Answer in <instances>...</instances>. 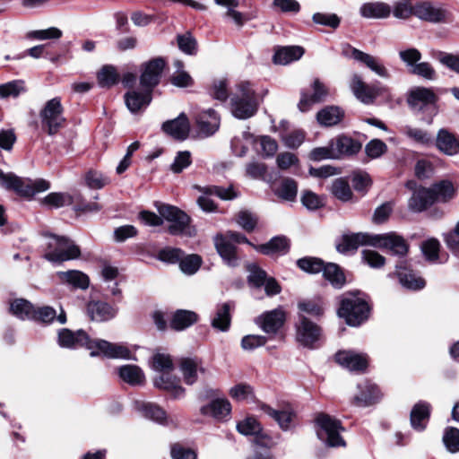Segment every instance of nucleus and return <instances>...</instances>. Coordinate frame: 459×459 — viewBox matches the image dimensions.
<instances>
[{"mask_svg":"<svg viewBox=\"0 0 459 459\" xmlns=\"http://www.w3.org/2000/svg\"><path fill=\"white\" fill-rule=\"evenodd\" d=\"M332 194L342 202L350 201L352 198V191L349 183L344 178L335 179L331 186Z\"/></svg>","mask_w":459,"mask_h":459,"instance_id":"nucleus-52","label":"nucleus"},{"mask_svg":"<svg viewBox=\"0 0 459 459\" xmlns=\"http://www.w3.org/2000/svg\"><path fill=\"white\" fill-rule=\"evenodd\" d=\"M202 263V257L196 254L183 255L179 260V268L185 274L193 275L199 270Z\"/></svg>","mask_w":459,"mask_h":459,"instance_id":"nucleus-51","label":"nucleus"},{"mask_svg":"<svg viewBox=\"0 0 459 459\" xmlns=\"http://www.w3.org/2000/svg\"><path fill=\"white\" fill-rule=\"evenodd\" d=\"M165 65V60L162 57H157L143 64L140 77L142 87L152 91L160 82Z\"/></svg>","mask_w":459,"mask_h":459,"instance_id":"nucleus-12","label":"nucleus"},{"mask_svg":"<svg viewBox=\"0 0 459 459\" xmlns=\"http://www.w3.org/2000/svg\"><path fill=\"white\" fill-rule=\"evenodd\" d=\"M391 9L385 3H367L360 7V14L365 18L382 19L390 15Z\"/></svg>","mask_w":459,"mask_h":459,"instance_id":"nucleus-43","label":"nucleus"},{"mask_svg":"<svg viewBox=\"0 0 459 459\" xmlns=\"http://www.w3.org/2000/svg\"><path fill=\"white\" fill-rule=\"evenodd\" d=\"M414 16L421 21L432 23H448L453 22V15L446 9L435 6L429 2H421L414 5Z\"/></svg>","mask_w":459,"mask_h":459,"instance_id":"nucleus-10","label":"nucleus"},{"mask_svg":"<svg viewBox=\"0 0 459 459\" xmlns=\"http://www.w3.org/2000/svg\"><path fill=\"white\" fill-rule=\"evenodd\" d=\"M160 215L154 212L143 211L140 213V218L144 224L149 226H160L163 223V220L169 223L168 231L171 235H186L194 236L195 230L190 226V217L179 208L160 204L157 206Z\"/></svg>","mask_w":459,"mask_h":459,"instance_id":"nucleus-2","label":"nucleus"},{"mask_svg":"<svg viewBox=\"0 0 459 459\" xmlns=\"http://www.w3.org/2000/svg\"><path fill=\"white\" fill-rule=\"evenodd\" d=\"M230 411L231 405L227 399H215L200 409L203 415L212 416L218 420L228 416Z\"/></svg>","mask_w":459,"mask_h":459,"instance_id":"nucleus-30","label":"nucleus"},{"mask_svg":"<svg viewBox=\"0 0 459 459\" xmlns=\"http://www.w3.org/2000/svg\"><path fill=\"white\" fill-rule=\"evenodd\" d=\"M197 319L198 316L194 311L178 309L173 315L170 326L174 330L182 331L194 325Z\"/></svg>","mask_w":459,"mask_h":459,"instance_id":"nucleus-40","label":"nucleus"},{"mask_svg":"<svg viewBox=\"0 0 459 459\" xmlns=\"http://www.w3.org/2000/svg\"><path fill=\"white\" fill-rule=\"evenodd\" d=\"M0 185L7 190H13L23 197H32L36 194L50 188V183L45 179L39 178L33 181L30 178H19L13 173L5 174L1 169Z\"/></svg>","mask_w":459,"mask_h":459,"instance_id":"nucleus-4","label":"nucleus"},{"mask_svg":"<svg viewBox=\"0 0 459 459\" xmlns=\"http://www.w3.org/2000/svg\"><path fill=\"white\" fill-rule=\"evenodd\" d=\"M247 271L248 272V283L255 288L263 287L264 281H266L268 277L265 271L260 268L256 264H248L247 265Z\"/></svg>","mask_w":459,"mask_h":459,"instance_id":"nucleus-54","label":"nucleus"},{"mask_svg":"<svg viewBox=\"0 0 459 459\" xmlns=\"http://www.w3.org/2000/svg\"><path fill=\"white\" fill-rule=\"evenodd\" d=\"M289 241L285 237L273 238L269 242L255 246V248L264 255L285 254L289 249Z\"/></svg>","mask_w":459,"mask_h":459,"instance_id":"nucleus-41","label":"nucleus"},{"mask_svg":"<svg viewBox=\"0 0 459 459\" xmlns=\"http://www.w3.org/2000/svg\"><path fill=\"white\" fill-rule=\"evenodd\" d=\"M358 387L360 390V393L355 395L354 401L359 406L370 405L377 402L380 397L378 388L373 384L366 382L359 385Z\"/></svg>","mask_w":459,"mask_h":459,"instance_id":"nucleus-33","label":"nucleus"},{"mask_svg":"<svg viewBox=\"0 0 459 459\" xmlns=\"http://www.w3.org/2000/svg\"><path fill=\"white\" fill-rule=\"evenodd\" d=\"M24 91V82L21 80L0 84V97L3 99L9 97L17 98Z\"/></svg>","mask_w":459,"mask_h":459,"instance_id":"nucleus-56","label":"nucleus"},{"mask_svg":"<svg viewBox=\"0 0 459 459\" xmlns=\"http://www.w3.org/2000/svg\"><path fill=\"white\" fill-rule=\"evenodd\" d=\"M304 54V49L299 46L282 47L277 49L273 55V63L286 65L299 60Z\"/></svg>","mask_w":459,"mask_h":459,"instance_id":"nucleus-31","label":"nucleus"},{"mask_svg":"<svg viewBox=\"0 0 459 459\" xmlns=\"http://www.w3.org/2000/svg\"><path fill=\"white\" fill-rule=\"evenodd\" d=\"M311 90L312 93L307 91L301 93L299 108L302 112L308 110L314 104L325 101L328 95V90L318 79L313 82Z\"/></svg>","mask_w":459,"mask_h":459,"instance_id":"nucleus-15","label":"nucleus"},{"mask_svg":"<svg viewBox=\"0 0 459 459\" xmlns=\"http://www.w3.org/2000/svg\"><path fill=\"white\" fill-rule=\"evenodd\" d=\"M433 195L429 188H421L415 191L409 200V208L412 212H422L434 204Z\"/></svg>","mask_w":459,"mask_h":459,"instance_id":"nucleus-32","label":"nucleus"},{"mask_svg":"<svg viewBox=\"0 0 459 459\" xmlns=\"http://www.w3.org/2000/svg\"><path fill=\"white\" fill-rule=\"evenodd\" d=\"M440 243L437 238H429L421 244V251L429 262H435L438 259Z\"/></svg>","mask_w":459,"mask_h":459,"instance_id":"nucleus-60","label":"nucleus"},{"mask_svg":"<svg viewBox=\"0 0 459 459\" xmlns=\"http://www.w3.org/2000/svg\"><path fill=\"white\" fill-rule=\"evenodd\" d=\"M204 371L200 367L199 360L195 358H183L180 360V371L183 375L184 381L187 385H193L197 380V370Z\"/></svg>","mask_w":459,"mask_h":459,"instance_id":"nucleus-37","label":"nucleus"},{"mask_svg":"<svg viewBox=\"0 0 459 459\" xmlns=\"http://www.w3.org/2000/svg\"><path fill=\"white\" fill-rule=\"evenodd\" d=\"M198 191L204 195H214L224 201L233 200L238 197V193L235 191L232 186L228 187H222L218 186H195Z\"/></svg>","mask_w":459,"mask_h":459,"instance_id":"nucleus-45","label":"nucleus"},{"mask_svg":"<svg viewBox=\"0 0 459 459\" xmlns=\"http://www.w3.org/2000/svg\"><path fill=\"white\" fill-rule=\"evenodd\" d=\"M12 313L21 319H32L37 316V310L33 305L26 299H19L11 303Z\"/></svg>","mask_w":459,"mask_h":459,"instance_id":"nucleus-44","label":"nucleus"},{"mask_svg":"<svg viewBox=\"0 0 459 459\" xmlns=\"http://www.w3.org/2000/svg\"><path fill=\"white\" fill-rule=\"evenodd\" d=\"M137 411L146 419L163 423L166 420L165 411L157 404L149 402H137Z\"/></svg>","mask_w":459,"mask_h":459,"instance_id":"nucleus-42","label":"nucleus"},{"mask_svg":"<svg viewBox=\"0 0 459 459\" xmlns=\"http://www.w3.org/2000/svg\"><path fill=\"white\" fill-rule=\"evenodd\" d=\"M87 313L92 321L104 322L116 316V310L108 303L91 301L87 305Z\"/></svg>","mask_w":459,"mask_h":459,"instance_id":"nucleus-27","label":"nucleus"},{"mask_svg":"<svg viewBox=\"0 0 459 459\" xmlns=\"http://www.w3.org/2000/svg\"><path fill=\"white\" fill-rule=\"evenodd\" d=\"M286 315L281 307L264 312L255 320L263 332L269 335H275L283 326Z\"/></svg>","mask_w":459,"mask_h":459,"instance_id":"nucleus-11","label":"nucleus"},{"mask_svg":"<svg viewBox=\"0 0 459 459\" xmlns=\"http://www.w3.org/2000/svg\"><path fill=\"white\" fill-rule=\"evenodd\" d=\"M162 129L175 139L185 140L188 136L190 125L186 116L181 113L177 118L163 123Z\"/></svg>","mask_w":459,"mask_h":459,"instance_id":"nucleus-21","label":"nucleus"},{"mask_svg":"<svg viewBox=\"0 0 459 459\" xmlns=\"http://www.w3.org/2000/svg\"><path fill=\"white\" fill-rule=\"evenodd\" d=\"M81 256L80 247L70 238L49 235L48 248L44 257L52 263L74 260Z\"/></svg>","mask_w":459,"mask_h":459,"instance_id":"nucleus-5","label":"nucleus"},{"mask_svg":"<svg viewBox=\"0 0 459 459\" xmlns=\"http://www.w3.org/2000/svg\"><path fill=\"white\" fill-rule=\"evenodd\" d=\"M372 247H384L391 250L393 254L403 256L407 254L409 247L403 237L395 233L373 235Z\"/></svg>","mask_w":459,"mask_h":459,"instance_id":"nucleus-14","label":"nucleus"},{"mask_svg":"<svg viewBox=\"0 0 459 459\" xmlns=\"http://www.w3.org/2000/svg\"><path fill=\"white\" fill-rule=\"evenodd\" d=\"M298 266L308 273H317L323 271L324 262L316 257H303L297 261Z\"/></svg>","mask_w":459,"mask_h":459,"instance_id":"nucleus-59","label":"nucleus"},{"mask_svg":"<svg viewBox=\"0 0 459 459\" xmlns=\"http://www.w3.org/2000/svg\"><path fill=\"white\" fill-rule=\"evenodd\" d=\"M335 359L338 364L350 370H362L367 367L365 356L350 351L337 352Z\"/></svg>","mask_w":459,"mask_h":459,"instance_id":"nucleus-26","label":"nucleus"},{"mask_svg":"<svg viewBox=\"0 0 459 459\" xmlns=\"http://www.w3.org/2000/svg\"><path fill=\"white\" fill-rule=\"evenodd\" d=\"M152 368L160 373L172 371L174 369V364L171 357L165 353H156L152 357Z\"/></svg>","mask_w":459,"mask_h":459,"instance_id":"nucleus-58","label":"nucleus"},{"mask_svg":"<svg viewBox=\"0 0 459 459\" xmlns=\"http://www.w3.org/2000/svg\"><path fill=\"white\" fill-rule=\"evenodd\" d=\"M437 99L431 89L416 87L410 91L408 103L412 108L422 110L426 106L436 105Z\"/></svg>","mask_w":459,"mask_h":459,"instance_id":"nucleus-17","label":"nucleus"},{"mask_svg":"<svg viewBox=\"0 0 459 459\" xmlns=\"http://www.w3.org/2000/svg\"><path fill=\"white\" fill-rule=\"evenodd\" d=\"M315 23L326 26L332 29L339 27L341 19L335 13H316L312 16Z\"/></svg>","mask_w":459,"mask_h":459,"instance_id":"nucleus-61","label":"nucleus"},{"mask_svg":"<svg viewBox=\"0 0 459 459\" xmlns=\"http://www.w3.org/2000/svg\"><path fill=\"white\" fill-rule=\"evenodd\" d=\"M349 87L354 96L364 104H371L377 97L387 92L386 87L380 83L369 85L366 83L358 74L351 75Z\"/></svg>","mask_w":459,"mask_h":459,"instance_id":"nucleus-9","label":"nucleus"},{"mask_svg":"<svg viewBox=\"0 0 459 459\" xmlns=\"http://www.w3.org/2000/svg\"><path fill=\"white\" fill-rule=\"evenodd\" d=\"M261 425L253 417H247L237 424V430L245 436H254L260 431Z\"/></svg>","mask_w":459,"mask_h":459,"instance_id":"nucleus-62","label":"nucleus"},{"mask_svg":"<svg viewBox=\"0 0 459 459\" xmlns=\"http://www.w3.org/2000/svg\"><path fill=\"white\" fill-rule=\"evenodd\" d=\"M398 56L400 60L409 68L410 72L416 66L421 59V53L416 48H407L399 50Z\"/></svg>","mask_w":459,"mask_h":459,"instance_id":"nucleus-53","label":"nucleus"},{"mask_svg":"<svg viewBox=\"0 0 459 459\" xmlns=\"http://www.w3.org/2000/svg\"><path fill=\"white\" fill-rule=\"evenodd\" d=\"M298 194V184L297 182L290 178H283L279 186L275 190V195L284 200L292 202L296 199Z\"/></svg>","mask_w":459,"mask_h":459,"instance_id":"nucleus-46","label":"nucleus"},{"mask_svg":"<svg viewBox=\"0 0 459 459\" xmlns=\"http://www.w3.org/2000/svg\"><path fill=\"white\" fill-rule=\"evenodd\" d=\"M199 134L207 137L213 134L220 126V118L213 109L202 111L196 117Z\"/></svg>","mask_w":459,"mask_h":459,"instance_id":"nucleus-20","label":"nucleus"},{"mask_svg":"<svg viewBox=\"0 0 459 459\" xmlns=\"http://www.w3.org/2000/svg\"><path fill=\"white\" fill-rule=\"evenodd\" d=\"M369 314L368 303L354 293H346L341 301L338 315L343 317L346 323L351 326L359 325Z\"/></svg>","mask_w":459,"mask_h":459,"instance_id":"nucleus-6","label":"nucleus"},{"mask_svg":"<svg viewBox=\"0 0 459 459\" xmlns=\"http://www.w3.org/2000/svg\"><path fill=\"white\" fill-rule=\"evenodd\" d=\"M324 277L331 282L335 288H341L345 282V276L341 268L333 263H329L324 265L323 268Z\"/></svg>","mask_w":459,"mask_h":459,"instance_id":"nucleus-48","label":"nucleus"},{"mask_svg":"<svg viewBox=\"0 0 459 459\" xmlns=\"http://www.w3.org/2000/svg\"><path fill=\"white\" fill-rule=\"evenodd\" d=\"M171 371L160 373L153 380L155 387L166 390L170 393L175 398H179L184 395L185 389L180 385L178 377L172 376Z\"/></svg>","mask_w":459,"mask_h":459,"instance_id":"nucleus-23","label":"nucleus"},{"mask_svg":"<svg viewBox=\"0 0 459 459\" xmlns=\"http://www.w3.org/2000/svg\"><path fill=\"white\" fill-rule=\"evenodd\" d=\"M351 51V57L356 61L365 65L372 72L383 78H388L390 74L386 67L381 64L378 59L368 53H365L355 48H351L350 45H346Z\"/></svg>","mask_w":459,"mask_h":459,"instance_id":"nucleus-18","label":"nucleus"},{"mask_svg":"<svg viewBox=\"0 0 459 459\" xmlns=\"http://www.w3.org/2000/svg\"><path fill=\"white\" fill-rule=\"evenodd\" d=\"M344 116L343 111L335 106L325 107L316 114L317 122L323 126L337 125Z\"/></svg>","mask_w":459,"mask_h":459,"instance_id":"nucleus-38","label":"nucleus"},{"mask_svg":"<svg viewBox=\"0 0 459 459\" xmlns=\"http://www.w3.org/2000/svg\"><path fill=\"white\" fill-rule=\"evenodd\" d=\"M216 250L224 263L230 267H236L239 264L237 248L227 238L216 236L214 238Z\"/></svg>","mask_w":459,"mask_h":459,"instance_id":"nucleus-25","label":"nucleus"},{"mask_svg":"<svg viewBox=\"0 0 459 459\" xmlns=\"http://www.w3.org/2000/svg\"><path fill=\"white\" fill-rule=\"evenodd\" d=\"M403 133L410 139L421 145H429L433 143L432 135L420 128L405 126L403 129Z\"/></svg>","mask_w":459,"mask_h":459,"instance_id":"nucleus-55","label":"nucleus"},{"mask_svg":"<svg viewBox=\"0 0 459 459\" xmlns=\"http://www.w3.org/2000/svg\"><path fill=\"white\" fill-rule=\"evenodd\" d=\"M63 113L64 108L59 97L48 100L39 114L42 130L49 135L56 134L65 122Z\"/></svg>","mask_w":459,"mask_h":459,"instance_id":"nucleus-7","label":"nucleus"},{"mask_svg":"<svg viewBox=\"0 0 459 459\" xmlns=\"http://www.w3.org/2000/svg\"><path fill=\"white\" fill-rule=\"evenodd\" d=\"M57 276L61 281L74 288L85 290L89 287V277L81 271L69 270L66 272H58Z\"/></svg>","mask_w":459,"mask_h":459,"instance_id":"nucleus-35","label":"nucleus"},{"mask_svg":"<svg viewBox=\"0 0 459 459\" xmlns=\"http://www.w3.org/2000/svg\"><path fill=\"white\" fill-rule=\"evenodd\" d=\"M98 84L102 88H110L117 83L119 74L113 65H104L97 74Z\"/></svg>","mask_w":459,"mask_h":459,"instance_id":"nucleus-47","label":"nucleus"},{"mask_svg":"<svg viewBox=\"0 0 459 459\" xmlns=\"http://www.w3.org/2000/svg\"><path fill=\"white\" fill-rule=\"evenodd\" d=\"M436 58L441 65L459 74V55L439 51L437 53Z\"/></svg>","mask_w":459,"mask_h":459,"instance_id":"nucleus-63","label":"nucleus"},{"mask_svg":"<svg viewBox=\"0 0 459 459\" xmlns=\"http://www.w3.org/2000/svg\"><path fill=\"white\" fill-rule=\"evenodd\" d=\"M315 420L318 426L316 433L320 440L331 447L345 446V441L340 436V431L343 429L340 420L324 412L318 413Z\"/></svg>","mask_w":459,"mask_h":459,"instance_id":"nucleus-8","label":"nucleus"},{"mask_svg":"<svg viewBox=\"0 0 459 459\" xmlns=\"http://www.w3.org/2000/svg\"><path fill=\"white\" fill-rule=\"evenodd\" d=\"M435 145L440 152L447 156H455L459 153L458 136L446 128L438 130Z\"/></svg>","mask_w":459,"mask_h":459,"instance_id":"nucleus-16","label":"nucleus"},{"mask_svg":"<svg viewBox=\"0 0 459 459\" xmlns=\"http://www.w3.org/2000/svg\"><path fill=\"white\" fill-rule=\"evenodd\" d=\"M58 343L65 348L85 346L91 351V356L103 354L110 359H131L130 351L127 347L101 339L91 340L83 330L73 332L66 328L62 329L58 333Z\"/></svg>","mask_w":459,"mask_h":459,"instance_id":"nucleus-1","label":"nucleus"},{"mask_svg":"<svg viewBox=\"0 0 459 459\" xmlns=\"http://www.w3.org/2000/svg\"><path fill=\"white\" fill-rule=\"evenodd\" d=\"M434 202H448L455 195V188L451 181L442 180L429 187Z\"/></svg>","mask_w":459,"mask_h":459,"instance_id":"nucleus-36","label":"nucleus"},{"mask_svg":"<svg viewBox=\"0 0 459 459\" xmlns=\"http://www.w3.org/2000/svg\"><path fill=\"white\" fill-rule=\"evenodd\" d=\"M296 330L297 341L303 346L309 348L313 347L321 335L320 327L304 316H299Z\"/></svg>","mask_w":459,"mask_h":459,"instance_id":"nucleus-13","label":"nucleus"},{"mask_svg":"<svg viewBox=\"0 0 459 459\" xmlns=\"http://www.w3.org/2000/svg\"><path fill=\"white\" fill-rule=\"evenodd\" d=\"M396 273L400 283L409 290H417L425 287L424 279L417 277L412 271L406 267L403 262L396 265Z\"/></svg>","mask_w":459,"mask_h":459,"instance_id":"nucleus-28","label":"nucleus"},{"mask_svg":"<svg viewBox=\"0 0 459 459\" xmlns=\"http://www.w3.org/2000/svg\"><path fill=\"white\" fill-rule=\"evenodd\" d=\"M231 306L230 303H223L218 306L211 325L214 329L227 332L231 323Z\"/></svg>","mask_w":459,"mask_h":459,"instance_id":"nucleus-34","label":"nucleus"},{"mask_svg":"<svg viewBox=\"0 0 459 459\" xmlns=\"http://www.w3.org/2000/svg\"><path fill=\"white\" fill-rule=\"evenodd\" d=\"M429 404L423 402H420L413 406L411 411V423L415 429L422 430L425 429L429 417Z\"/></svg>","mask_w":459,"mask_h":459,"instance_id":"nucleus-39","label":"nucleus"},{"mask_svg":"<svg viewBox=\"0 0 459 459\" xmlns=\"http://www.w3.org/2000/svg\"><path fill=\"white\" fill-rule=\"evenodd\" d=\"M331 141L335 159L354 155L361 149V143L359 141L344 134L339 135Z\"/></svg>","mask_w":459,"mask_h":459,"instance_id":"nucleus-19","label":"nucleus"},{"mask_svg":"<svg viewBox=\"0 0 459 459\" xmlns=\"http://www.w3.org/2000/svg\"><path fill=\"white\" fill-rule=\"evenodd\" d=\"M373 241V235L366 233L345 234L342 237L341 241L336 245V249L340 253H347L354 251L360 246L369 245Z\"/></svg>","mask_w":459,"mask_h":459,"instance_id":"nucleus-22","label":"nucleus"},{"mask_svg":"<svg viewBox=\"0 0 459 459\" xmlns=\"http://www.w3.org/2000/svg\"><path fill=\"white\" fill-rule=\"evenodd\" d=\"M261 410L264 413L273 418L284 431L291 428L292 421L296 416L295 412L290 408L278 411L264 404L261 406Z\"/></svg>","mask_w":459,"mask_h":459,"instance_id":"nucleus-29","label":"nucleus"},{"mask_svg":"<svg viewBox=\"0 0 459 459\" xmlns=\"http://www.w3.org/2000/svg\"><path fill=\"white\" fill-rule=\"evenodd\" d=\"M230 105L232 115L238 119H247L255 116L259 107V100L250 82H241L237 84Z\"/></svg>","mask_w":459,"mask_h":459,"instance_id":"nucleus-3","label":"nucleus"},{"mask_svg":"<svg viewBox=\"0 0 459 459\" xmlns=\"http://www.w3.org/2000/svg\"><path fill=\"white\" fill-rule=\"evenodd\" d=\"M152 91L143 88V91H130L125 94V102L127 108L135 113L145 108L152 101Z\"/></svg>","mask_w":459,"mask_h":459,"instance_id":"nucleus-24","label":"nucleus"},{"mask_svg":"<svg viewBox=\"0 0 459 459\" xmlns=\"http://www.w3.org/2000/svg\"><path fill=\"white\" fill-rule=\"evenodd\" d=\"M443 441L446 448L455 453L459 451V429L456 428H448L443 437Z\"/></svg>","mask_w":459,"mask_h":459,"instance_id":"nucleus-64","label":"nucleus"},{"mask_svg":"<svg viewBox=\"0 0 459 459\" xmlns=\"http://www.w3.org/2000/svg\"><path fill=\"white\" fill-rule=\"evenodd\" d=\"M257 221V217L247 210L240 211L236 214V222L247 232H251L255 230Z\"/></svg>","mask_w":459,"mask_h":459,"instance_id":"nucleus-57","label":"nucleus"},{"mask_svg":"<svg viewBox=\"0 0 459 459\" xmlns=\"http://www.w3.org/2000/svg\"><path fill=\"white\" fill-rule=\"evenodd\" d=\"M73 203L72 197L65 193H50L41 199L40 204L48 208H61L70 205Z\"/></svg>","mask_w":459,"mask_h":459,"instance_id":"nucleus-50","label":"nucleus"},{"mask_svg":"<svg viewBox=\"0 0 459 459\" xmlns=\"http://www.w3.org/2000/svg\"><path fill=\"white\" fill-rule=\"evenodd\" d=\"M120 377L130 385H140L144 380L142 369L135 365H126L119 368Z\"/></svg>","mask_w":459,"mask_h":459,"instance_id":"nucleus-49","label":"nucleus"}]
</instances>
